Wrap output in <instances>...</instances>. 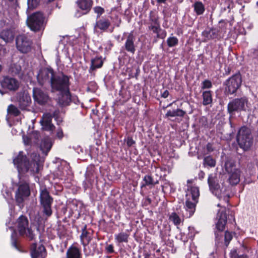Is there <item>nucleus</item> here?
I'll return each mask as SVG.
<instances>
[{
	"instance_id": "nucleus-36",
	"label": "nucleus",
	"mask_w": 258,
	"mask_h": 258,
	"mask_svg": "<svg viewBox=\"0 0 258 258\" xmlns=\"http://www.w3.org/2000/svg\"><path fill=\"white\" fill-rule=\"evenodd\" d=\"M81 239L83 244L86 245L90 241L91 238L88 236V232L84 229L81 235Z\"/></svg>"
},
{
	"instance_id": "nucleus-47",
	"label": "nucleus",
	"mask_w": 258,
	"mask_h": 258,
	"mask_svg": "<svg viewBox=\"0 0 258 258\" xmlns=\"http://www.w3.org/2000/svg\"><path fill=\"white\" fill-rule=\"evenodd\" d=\"M125 140L128 147H131L135 144V141L132 138L128 137Z\"/></svg>"
},
{
	"instance_id": "nucleus-21",
	"label": "nucleus",
	"mask_w": 258,
	"mask_h": 258,
	"mask_svg": "<svg viewBox=\"0 0 258 258\" xmlns=\"http://www.w3.org/2000/svg\"><path fill=\"white\" fill-rule=\"evenodd\" d=\"M61 93V94L58 99V103L61 106L68 105L71 102L70 92L68 90Z\"/></svg>"
},
{
	"instance_id": "nucleus-29",
	"label": "nucleus",
	"mask_w": 258,
	"mask_h": 258,
	"mask_svg": "<svg viewBox=\"0 0 258 258\" xmlns=\"http://www.w3.org/2000/svg\"><path fill=\"white\" fill-rule=\"evenodd\" d=\"M203 104L207 105L211 104L212 102V94L210 91H205L203 92Z\"/></svg>"
},
{
	"instance_id": "nucleus-38",
	"label": "nucleus",
	"mask_w": 258,
	"mask_h": 258,
	"mask_svg": "<svg viewBox=\"0 0 258 258\" xmlns=\"http://www.w3.org/2000/svg\"><path fill=\"white\" fill-rule=\"evenodd\" d=\"M40 0H28V10L29 11L34 9L38 5Z\"/></svg>"
},
{
	"instance_id": "nucleus-25",
	"label": "nucleus",
	"mask_w": 258,
	"mask_h": 258,
	"mask_svg": "<svg viewBox=\"0 0 258 258\" xmlns=\"http://www.w3.org/2000/svg\"><path fill=\"white\" fill-rule=\"evenodd\" d=\"M110 25L109 21L106 19L102 18L96 22L94 26V30L97 31V29L105 31L107 30Z\"/></svg>"
},
{
	"instance_id": "nucleus-44",
	"label": "nucleus",
	"mask_w": 258,
	"mask_h": 258,
	"mask_svg": "<svg viewBox=\"0 0 258 258\" xmlns=\"http://www.w3.org/2000/svg\"><path fill=\"white\" fill-rule=\"evenodd\" d=\"M25 99H26V100H25L24 101V102H23V103H21V102L20 101V103H21L20 105H21V107L23 108L28 106L31 102V99H30V97H29L25 96Z\"/></svg>"
},
{
	"instance_id": "nucleus-57",
	"label": "nucleus",
	"mask_w": 258,
	"mask_h": 258,
	"mask_svg": "<svg viewBox=\"0 0 258 258\" xmlns=\"http://www.w3.org/2000/svg\"><path fill=\"white\" fill-rule=\"evenodd\" d=\"M13 244L15 247H16V242H15V241H14V242H13Z\"/></svg>"
},
{
	"instance_id": "nucleus-62",
	"label": "nucleus",
	"mask_w": 258,
	"mask_h": 258,
	"mask_svg": "<svg viewBox=\"0 0 258 258\" xmlns=\"http://www.w3.org/2000/svg\"><path fill=\"white\" fill-rule=\"evenodd\" d=\"M256 5L258 6V1L256 2Z\"/></svg>"
},
{
	"instance_id": "nucleus-60",
	"label": "nucleus",
	"mask_w": 258,
	"mask_h": 258,
	"mask_svg": "<svg viewBox=\"0 0 258 258\" xmlns=\"http://www.w3.org/2000/svg\"><path fill=\"white\" fill-rule=\"evenodd\" d=\"M49 2H52V1H53L54 0H48Z\"/></svg>"
},
{
	"instance_id": "nucleus-15",
	"label": "nucleus",
	"mask_w": 258,
	"mask_h": 258,
	"mask_svg": "<svg viewBox=\"0 0 258 258\" xmlns=\"http://www.w3.org/2000/svg\"><path fill=\"white\" fill-rule=\"evenodd\" d=\"M1 85L2 88L5 90L15 91L18 89L20 83L15 78L5 77L1 81Z\"/></svg>"
},
{
	"instance_id": "nucleus-12",
	"label": "nucleus",
	"mask_w": 258,
	"mask_h": 258,
	"mask_svg": "<svg viewBox=\"0 0 258 258\" xmlns=\"http://www.w3.org/2000/svg\"><path fill=\"white\" fill-rule=\"evenodd\" d=\"M30 191L27 183L20 184L16 191L15 200L19 206L30 196Z\"/></svg>"
},
{
	"instance_id": "nucleus-51",
	"label": "nucleus",
	"mask_w": 258,
	"mask_h": 258,
	"mask_svg": "<svg viewBox=\"0 0 258 258\" xmlns=\"http://www.w3.org/2000/svg\"><path fill=\"white\" fill-rule=\"evenodd\" d=\"M169 95V92L167 90H165L162 94V97L166 98H167Z\"/></svg>"
},
{
	"instance_id": "nucleus-16",
	"label": "nucleus",
	"mask_w": 258,
	"mask_h": 258,
	"mask_svg": "<svg viewBox=\"0 0 258 258\" xmlns=\"http://www.w3.org/2000/svg\"><path fill=\"white\" fill-rule=\"evenodd\" d=\"M31 258H44L46 256L45 249L43 245L33 243L31 247Z\"/></svg>"
},
{
	"instance_id": "nucleus-8",
	"label": "nucleus",
	"mask_w": 258,
	"mask_h": 258,
	"mask_svg": "<svg viewBox=\"0 0 258 258\" xmlns=\"http://www.w3.org/2000/svg\"><path fill=\"white\" fill-rule=\"evenodd\" d=\"M43 14L40 12H37L28 17L27 24L31 30L37 31L43 28Z\"/></svg>"
},
{
	"instance_id": "nucleus-52",
	"label": "nucleus",
	"mask_w": 258,
	"mask_h": 258,
	"mask_svg": "<svg viewBox=\"0 0 258 258\" xmlns=\"http://www.w3.org/2000/svg\"><path fill=\"white\" fill-rule=\"evenodd\" d=\"M207 149L208 152H211L213 150L212 149V145L210 144H207Z\"/></svg>"
},
{
	"instance_id": "nucleus-30",
	"label": "nucleus",
	"mask_w": 258,
	"mask_h": 258,
	"mask_svg": "<svg viewBox=\"0 0 258 258\" xmlns=\"http://www.w3.org/2000/svg\"><path fill=\"white\" fill-rule=\"evenodd\" d=\"M185 114V112L180 109L173 110H169L167 112L166 116L167 117L180 116L182 117Z\"/></svg>"
},
{
	"instance_id": "nucleus-14",
	"label": "nucleus",
	"mask_w": 258,
	"mask_h": 258,
	"mask_svg": "<svg viewBox=\"0 0 258 258\" xmlns=\"http://www.w3.org/2000/svg\"><path fill=\"white\" fill-rule=\"evenodd\" d=\"M55 75L51 68H43L38 74L37 79L41 85H43L46 82L51 83Z\"/></svg>"
},
{
	"instance_id": "nucleus-46",
	"label": "nucleus",
	"mask_w": 258,
	"mask_h": 258,
	"mask_svg": "<svg viewBox=\"0 0 258 258\" xmlns=\"http://www.w3.org/2000/svg\"><path fill=\"white\" fill-rule=\"evenodd\" d=\"M94 12L98 14V16L104 12V9L100 7H96L94 8Z\"/></svg>"
},
{
	"instance_id": "nucleus-55",
	"label": "nucleus",
	"mask_w": 258,
	"mask_h": 258,
	"mask_svg": "<svg viewBox=\"0 0 258 258\" xmlns=\"http://www.w3.org/2000/svg\"><path fill=\"white\" fill-rule=\"evenodd\" d=\"M166 0H157V2L159 3H165Z\"/></svg>"
},
{
	"instance_id": "nucleus-23",
	"label": "nucleus",
	"mask_w": 258,
	"mask_h": 258,
	"mask_svg": "<svg viewBox=\"0 0 258 258\" xmlns=\"http://www.w3.org/2000/svg\"><path fill=\"white\" fill-rule=\"evenodd\" d=\"M92 3L91 0H78L77 2L79 8L84 11L83 14H87L90 10Z\"/></svg>"
},
{
	"instance_id": "nucleus-33",
	"label": "nucleus",
	"mask_w": 258,
	"mask_h": 258,
	"mask_svg": "<svg viewBox=\"0 0 258 258\" xmlns=\"http://www.w3.org/2000/svg\"><path fill=\"white\" fill-rule=\"evenodd\" d=\"M157 182H155L153 179L152 177L149 175H146L143 178V181L141 185V187H145L146 186L153 185L156 184Z\"/></svg>"
},
{
	"instance_id": "nucleus-37",
	"label": "nucleus",
	"mask_w": 258,
	"mask_h": 258,
	"mask_svg": "<svg viewBox=\"0 0 258 258\" xmlns=\"http://www.w3.org/2000/svg\"><path fill=\"white\" fill-rule=\"evenodd\" d=\"M169 220L172 221L173 223L176 225L179 224L181 222V219L178 215L174 212L172 213L170 215Z\"/></svg>"
},
{
	"instance_id": "nucleus-41",
	"label": "nucleus",
	"mask_w": 258,
	"mask_h": 258,
	"mask_svg": "<svg viewBox=\"0 0 258 258\" xmlns=\"http://www.w3.org/2000/svg\"><path fill=\"white\" fill-rule=\"evenodd\" d=\"M230 258H247V257L244 254L239 255L236 250L233 249L230 252Z\"/></svg>"
},
{
	"instance_id": "nucleus-11",
	"label": "nucleus",
	"mask_w": 258,
	"mask_h": 258,
	"mask_svg": "<svg viewBox=\"0 0 258 258\" xmlns=\"http://www.w3.org/2000/svg\"><path fill=\"white\" fill-rule=\"evenodd\" d=\"M40 198L41 204L43 207V212L47 216H50L52 214L51 205L52 199L50 197L49 192L46 189L41 190Z\"/></svg>"
},
{
	"instance_id": "nucleus-35",
	"label": "nucleus",
	"mask_w": 258,
	"mask_h": 258,
	"mask_svg": "<svg viewBox=\"0 0 258 258\" xmlns=\"http://www.w3.org/2000/svg\"><path fill=\"white\" fill-rule=\"evenodd\" d=\"M204 164L205 166H209L211 167H214L216 164L215 160L210 156H207L204 160Z\"/></svg>"
},
{
	"instance_id": "nucleus-20",
	"label": "nucleus",
	"mask_w": 258,
	"mask_h": 258,
	"mask_svg": "<svg viewBox=\"0 0 258 258\" xmlns=\"http://www.w3.org/2000/svg\"><path fill=\"white\" fill-rule=\"evenodd\" d=\"M135 39V38L133 34L131 33L128 35L124 44L125 50L132 54H134L136 51L135 45L134 44Z\"/></svg>"
},
{
	"instance_id": "nucleus-3",
	"label": "nucleus",
	"mask_w": 258,
	"mask_h": 258,
	"mask_svg": "<svg viewBox=\"0 0 258 258\" xmlns=\"http://www.w3.org/2000/svg\"><path fill=\"white\" fill-rule=\"evenodd\" d=\"M236 140L240 148L244 151L248 150L253 143L251 130L245 126L241 127L237 133Z\"/></svg>"
},
{
	"instance_id": "nucleus-9",
	"label": "nucleus",
	"mask_w": 258,
	"mask_h": 258,
	"mask_svg": "<svg viewBox=\"0 0 258 258\" xmlns=\"http://www.w3.org/2000/svg\"><path fill=\"white\" fill-rule=\"evenodd\" d=\"M248 107V100L245 97L232 100L228 104V110L230 113L235 111L245 110Z\"/></svg>"
},
{
	"instance_id": "nucleus-24",
	"label": "nucleus",
	"mask_w": 258,
	"mask_h": 258,
	"mask_svg": "<svg viewBox=\"0 0 258 258\" xmlns=\"http://www.w3.org/2000/svg\"><path fill=\"white\" fill-rule=\"evenodd\" d=\"M39 135L37 133H34L30 137L23 136V139L25 145L33 146L37 143Z\"/></svg>"
},
{
	"instance_id": "nucleus-61",
	"label": "nucleus",
	"mask_w": 258,
	"mask_h": 258,
	"mask_svg": "<svg viewBox=\"0 0 258 258\" xmlns=\"http://www.w3.org/2000/svg\"><path fill=\"white\" fill-rule=\"evenodd\" d=\"M215 235H216V236L217 237V232H215Z\"/></svg>"
},
{
	"instance_id": "nucleus-27",
	"label": "nucleus",
	"mask_w": 258,
	"mask_h": 258,
	"mask_svg": "<svg viewBox=\"0 0 258 258\" xmlns=\"http://www.w3.org/2000/svg\"><path fill=\"white\" fill-rule=\"evenodd\" d=\"M217 31L214 29L205 30L202 33V36L204 38L203 41L207 42L210 39H214L217 37Z\"/></svg>"
},
{
	"instance_id": "nucleus-54",
	"label": "nucleus",
	"mask_w": 258,
	"mask_h": 258,
	"mask_svg": "<svg viewBox=\"0 0 258 258\" xmlns=\"http://www.w3.org/2000/svg\"><path fill=\"white\" fill-rule=\"evenodd\" d=\"M204 175H205V173L203 171H201L199 173V176L201 178H204Z\"/></svg>"
},
{
	"instance_id": "nucleus-31",
	"label": "nucleus",
	"mask_w": 258,
	"mask_h": 258,
	"mask_svg": "<svg viewBox=\"0 0 258 258\" xmlns=\"http://www.w3.org/2000/svg\"><path fill=\"white\" fill-rule=\"evenodd\" d=\"M129 234L125 232H120L115 235V239L118 242H127Z\"/></svg>"
},
{
	"instance_id": "nucleus-10",
	"label": "nucleus",
	"mask_w": 258,
	"mask_h": 258,
	"mask_svg": "<svg viewBox=\"0 0 258 258\" xmlns=\"http://www.w3.org/2000/svg\"><path fill=\"white\" fill-rule=\"evenodd\" d=\"M241 82V77L240 74H236L232 76L225 82L226 86L225 88L226 91L230 94L235 93L240 87Z\"/></svg>"
},
{
	"instance_id": "nucleus-17",
	"label": "nucleus",
	"mask_w": 258,
	"mask_h": 258,
	"mask_svg": "<svg viewBox=\"0 0 258 258\" xmlns=\"http://www.w3.org/2000/svg\"><path fill=\"white\" fill-rule=\"evenodd\" d=\"M33 97L34 100L40 104L46 103L49 100L47 94L41 89L38 88H34L33 89Z\"/></svg>"
},
{
	"instance_id": "nucleus-45",
	"label": "nucleus",
	"mask_w": 258,
	"mask_h": 258,
	"mask_svg": "<svg viewBox=\"0 0 258 258\" xmlns=\"http://www.w3.org/2000/svg\"><path fill=\"white\" fill-rule=\"evenodd\" d=\"M160 27L159 24L151 25L149 27V29L153 31L154 33H158Z\"/></svg>"
},
{
	"instance_id": "nucleus-28",
	"label": "nucleus",
	"mask_w": 258,
	"mask_h": 258,
	"mask_svg": "<svg viewBox=\"0 0 258 258\" xmlns=\"http://www.w3.org/2000/svg\"><path fill=\"white\" fill-rule=\"evenodd\" d=\"M0 37L6 43H9L13 40L14 34L11 30H4L1 32Z\"/></svg>"
},
{
	"instance_id": "nucleus-1",
	"label": "nucleus",
	"mask_w": 258,
	"mask_h": 258,
	"mask_svg": "<svg viewBox=\"0 0 258 258\" xmlns=\"http://www.w3.org/2000/svg\"><path fill=\"white\" fill-rule=\"evenodd\" d=\"M44 161L43 157H40L36 154H33L31 155L30 159H27L23 152L21 151L14 158L13 163L17 167L19 174L26 172L33 174L38 172Z\"/></svg>"
},
{
	"instance_id": "nucleus-49",
	"label": "nucleus",
	"mask_w": 258,
	"mask_h": 258,
	"mask_svg": "<svg viewBox=\"0 0 258 258\" xmlns=\"http://www.w3.org/2000/svg\"><path fill=\"white\" fill-rule=\"evenodd\" d=\"M106 250L109 253H112L114 251L113 245L112 244L108 245L106 247Z\"/></svg>"
},
{
	"instance_id": "nucleus-4",
	"label": "nucleus",
	"mask_w": 258,
	"mask_h": 258,
	"mask_svg": "<svg viewBox=\"0 0 258 258\" xmlns=\"http://www.w3.org/2000/svg\"><path fill=\"white\" fill-rule=\"evenodd\" d=\"M200 196L199 188L197 186L189 187L186 194L185 209L189 212V216H191L195 209L196 204Z\"/></svg>"
},
{
	"instance_id": "nucleus-5",
	"label": "nucleus",
	"mask_w": 258,
	"mask_h": 258,
	"mask_svg": "<svg viewBox=\"0 0 258 258\" xmlns=\"http://www.w3.org/2000/svg\"><path fill=\"white\" fill-rule=\"evenodd\" d=\"M50 84L52 91L62 92L68 91L69 89V78L63 75H55Z\"/></svg>"
},
{
	"instance_id": "nucleus-32",
	"label": "nucleus",
	"mask_w": 258,
	"mask_h": 258,
	"mask_svg": "<svg viewBox=\"0 0 258 258\" xmlns=\"http://www.w3.org/2000/svg\"><path fill=\"white\" fill-rule=\"evenodd\" d=\"M194 11L198 15H202L205 11V7L202 2H197L194 5Z\"/></svg>"
},
{
	"instance_id": "nucleus-26",
	"label": "nucleus",
	"mask_w": 258,
	"mask_h": 258,
	"mask_svg": "<svg viewBox=\"0 0 258 258\" xmlns=\"http://www.w3.org/2000/svg\"><path fill=\"white\" fill-rule=\"evenodd\" d=\"M52 145V142L48 138H45L42 141L40 148L45 156L47 155L48 152L51 148Z\"/></svg>"
},
{
	"instance_id": "nucleus-56",
	"label": "nucleus",
	"mask_w": 258,
	"mask_h": 258,
	"mask_svg": "<svg viewBox=\"0 0 258 258\" xmlns=\"http://www.w3.org/2000/svg\"><path fill=\"white\" fill-rule=\"evenodd\" d=\"M242 247H243L244 249H246V246H245L244 244H242Z\"/></svg>"
},
{
	"instance_id": "nucleus-22",
	"label": "nucleus",
	"mask_w": 258,
	"mask_h": 258,
	"mask_svg": "<svg viewBox=\"0 0 258 258\" xmlns=\"http://www.w3.org/2000/svg\"><path fill=\"white\" fill-rule=\"evenodd\" d=\"M66 254L67 258H82L80 249L74 246L68 249Z\"/></svg>"
},
{
	"instance_id": "nucleus-18",
	"label": "nucleus",
	"mask_w": 258,
	"mask_h": 258,
	"mask_svg": "<svg viewBox=\"0 0 258 258\" xmlns=\"http://www.w3.org/2000/svg\"><path fill=\"white\" fill-rule=\"evenodd\" d=\"M52 116L50 113L44 114L40 122L43 130L52 132L55 126L51 123Z\"/></svg>"
},
{
	"instance_id": "nucleus-50",
	"label": "nucleus",
	"mask_w": 258,
	"mask_h": 258,
	"mask_svg": "<svg viewBox=\"0 0 258 258\" xmlns=\"http://www.w3.org/2000/svg\"><path fill=\"white\" fill-rule=\"evenodd\" d=\"M151 21H152L151 25L159 24L158 22V20L156 18H152Z\"/></svg>"
},
{
	"instance_id": "nucleus-48",
	"label": "nucleus",
	"mask_w": 258,
	"mask_h": 258,
	"mask_svg": "<svg viewBox=\"0 0 258 258\" xmlns=\"http://www.w3.org/2000/svg\"><path fill=\"white\" fill-rule=\"evenodd\" d=\"M56 136H57V137L60 139L63 137V132H62V131L61 129L59 128L57 130Z\"/></svg>"
},
{
	"instance_id": "nucleus-42",
	"label": "nucleus",
	"mask_w": 258,
	"mask_h": 258,
	"mask_svg": "<svg viewBox=\"0 0 258 258\" xmlns=\"http://www.w3.org/2000/svg\"><path fill=\"white\" fill-rule=\"evenodd\" d=\"M233 237V234L232 233L226 231L225 233V242L226 246L228 245L230 241L232 239Z\"/></svg>"
},
{
	"instance_id": "nucleus-2",
	"label": "nucleus",
	"mask_w": 258,
	"mask_h": 258,
	"mask_svg": "<svg viewBox=\"0 0 258 258\" xmlns=\"http://www.w3.org/2000/svg\"><path fill=\"white\" fill-rule=\"evenodd\" d=\"M208 181L211 192L220 200L227 203L229 197L227 187L223 183H219L212 175H209Z\"/></svg>"
},
{
	"instance_id": "nucleus-39",
	"label": "nucleus",
	"mask_w": 258,
	"mask_h": 258,
	"mask_svg": "<svg viewBox=\"0 0 258 258\" xmlns=\"http://www.w3.org/2000/svg\"><path fill=\"white\" fill-rule=\"evenodd\" d=\"M178 40L175 37H170L167 40V43L169 47H173L178 44Z\"/></svg>"
},
{
	"instance_id": "nucleus-59",
	"label": "nucleus",
	"mask_w": 258,
	"mask_h": 258,
	"mask_svg": "<svg viewBox=\"0 0 258 258\" xmlns=\"http://www.w3.org/2000/svg\"><path fill=\"white\" fill-rule=\"evenodd\" d=\"M1 70H2V66H1V65H0V72L1 71Z\"/></svg>"
},
{
	"instance_id": "nucleus-53",
	"label": "nucleus",
	"mask_w": 258,
	"mask_h": 258,
	"mask_svg": "<svg viewBox=\"0 0 258 258\" xmlns=\"http://www.w3.org/2000/svg\"><path fill=\"white\" fill-rule=\"evenodd\" d=\"M21 67L20 66H17V68H16V71H14L13 70V72H14L15 73H18L21 71Z\"/></svg>"
},
{
	"instance_id": "nucleus-43",
	"label": "nucleus",
	"mask_w": 258,
	"mask_h": 258,
	"mask_svg": "<svg viewBox=\"0 0 258 258\" xmlns=\"http://www.w3.org/2000/svg\"><path fill=\"white\" fill-rule=\"evenodd\" d=\"M212 86V84L211 82L208 80H206L202 82L201 88L202 89H209L211 88Z\"/></svg>"
},
{
	"instance_id": "nucleus-6",
	"label": "nucleus",
	"mask_w": 258,
	"mask_h": 258,
	"mask_svg": "<svg viewBox=\"0 0 258 258\" xmlns=\"http://www.w3.org/2000/svg\"><path fill=\"white\" fill-rule=\"evenodd\" d=\"M226 172L229 175L228 180L231 185H236L240 181V171L236 167L235 163L231 161H227L225 164Z\"/></svg>"
},
{
	"instance_id": "nucleus-40",
	"label": "nucleus",
	"mask_w": 258,
	"mask_h": 258,
	"mask_svg": "<svg viewBox=\"0 0 258 258\" xmlns=\"http://www.w3.org/2000/svg\"><path fill=\"white\" fill-rule=\"evenodd\" d=\"M8 111L15 115H18L19 114V111L18 108L13 105H10L8 108Z\"/></svg>"
},
{
	"instance_id": "nucleus-13",
	"label": "nucleus",
	"mask_w": 258,
	"mask_h": 258,
	"mask_svg": "<svg viewBox=\"0 0 258 258\" xmlns=\"http://www.w3.org/2000/svg\"><path fill=\"white\" fill-rule=\"evenodd\" d=\"M32 44L31 40L25 35H19L16 39L17 48L22 53L29 52L32 48Z\"/></svg>"
},
{
	"instance_id": "nucleus-19",
	"label": "nucleus",
	"mask_w": 258,
	"mask_h": 258,
	"mask_svg": "<svg viewBox=\"0 0 258 258\" xmlns=\"http://www.w3.org/2000/svg\"><path fill=\"white\" fill-rule=\"evenodd\" d=\"M218 221L216 224L217 230L222 231L225 228V225L227 222V217L225 213V208L221 207L217 213Z\"/></svg>"
},
{
	"instance_id": "nucleus-7",
	"label": "nucleus",
	"mask_w": 258,
	"mask_h": 258,
	"mask_svg": "<svg viewBox=\"0 0 258 258\" xmlns=\"http://www.w3.org/2000/svg\"><path fill=\"white\" fill-rule=\"evenodd\" d=\"M17 229L19 234L22 236H25L31 240L34 238V234L29 226V221L24 216H21L17 221Z\"/></svg>"
},
{
	"instance_id": "nucleus-58",
	"label": "nucleus",
	"mask_w": 258,
	"mask_h": 258,
	"mask_svg": "<svg viewBox=\"0 0 258 258\" xmlns=\"http://www.w3.org/2000/svg\"><path fill=\"white\" fill-rule=\"evenodd\" d=\"M217 206H218V207H221V204H218L217 205Z\"/></svg>"
},
{
	"instance_id": "nucleus-34",
	"label": "nucleus",
	"mask_w": 258,
	"mask_h": 258,
	"mask_svg": "<svg viewBox=\"0 0 258 258\" xmlns=\"http://www.w3.org/2000/svg\"><path fill=\"white\" fill-rule=\"evenodd\" d=\"M103 61L101 58L96 57L92 60L91 69L95 70L102 67Z\"/></svg>"
}]
</instances>
